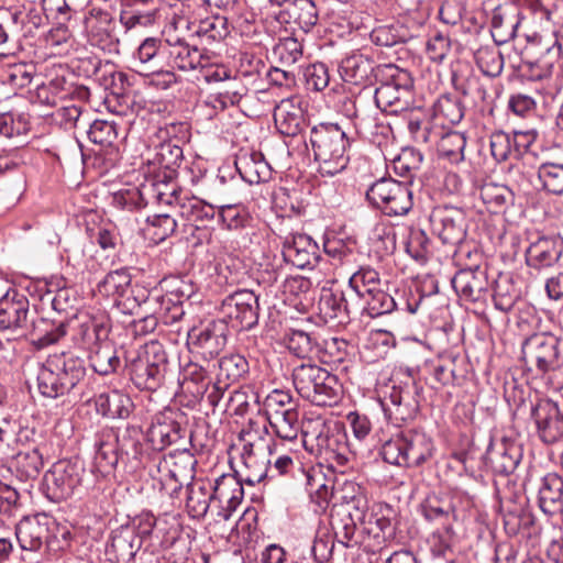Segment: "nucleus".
Here are the masks:
<instances>
[{
    "label": "nucleus",
    "mask_w": 563,
    "mask_h": 563,
    "mask_svg": "<svg viewBox=\"0 0 563 563\" xmlns=\"http://www.w3.org/2000/svg\"><path fill=\"white\" fill-rule=\"evenodd\" d=\"M519 298V292L516 289L511 278L500 277L495 283L493 301L497 310L508 313L512 310Z\"/></svg>",
    "instance_id": "47"
},
{
    "label": "nucleus",
    "mask_w": 563,
    "mask_h": 563,
    "mask_svg": "<svg viewBox=\"0 0 563 563\" xmlns=\"http://www.w3.org/2000/svg\"><path fill=\"white\" fill-rule=\"evenodd\" d=\"M422 154L413 148H406L394 161V169L402 177L411 178L420 169Z\"/></svg>",
    "instance_id": "60"
},
{
    "label": "nucleus",
    "mask_w": 563,
    "mask_h": 563,
    "mask_svg": "<svg viewBox=\"0 0 563 563\" xmlns=\"http://www.w3.org/2000/svg\"><path fill=\"white\" fill-rule=\"evenodd\" d=\"M163 58L172 68L183 71L205 68L209 58L196 46L189 45L176 34H167L162 44Z\"/></svg>",
    "instance_id": "16"
},
{
    "label": "nucleus",
    "mask_w": 563,
    "mask_h": 563,
    "mask_svg": "<svg viewBox=\"0 0 563 563\" xmlns=\"http://www.w3.org/2000/svg\"><path fill=\"white\" fill-rule=\"evenodd\" d=\"M309 142L321 175L334 176L349 164L350 141L338 124H320L310 131Z\"/></svg>",
    "instance_id": "3"
},
{
    "label": "nucleus",
    "mask_w": 563,
    "mask_h": 563,
    "mask_svg": "<svg viewBox=\"0 0 563 563\" xmlns=\"http://www.w3.org/2000/svg\"><path fill=\"white\" fill-rule=\"evenodd\" d=\"M434 117L442 120V124H457L464 117V109L460 100L442 96L434 104Z\"/></svg>",
    "instance_id": "53"
},
{
    "label": "nucleus",
    "mask_w": 563,
    "mask_h": 563,
    "mask_svg": "<svg viewBox=\"0 0 563 563\" xmlns=\"http://www.w3.org/2000/svg\"><path fill=\"white\" fill-rule=\"evenodd\" d=\"M29 300L15 290L0 298V331L21 329L26 324Z\"/></svg>",
    "instance_id": "25"
},
{
    "label": "nucleus",
    "mask_w": 563,
    "mask_h": 563,
    "mask_svg": "<svg viewBox=\"0 0 563 563\" xmlns=\"http://www.w3.org/2000/svg\"><path fill=\"white\" fill-rule=\"evenodd\" d=\"M95 464L102 473L112 471L119 461V437L113 429L106 428L96 435Z\"/></svg>",
    "instance_id": "29"
},
{
    "label": "nucleus",
    "mask_w": 563,
    "mask_h": 563,
    "mask_svg": "<svg viewBox=\"0 0 563 563\" xmlns=\"http://www.w3.org/2000/svg\"><path fill=\"white\" fill-rule=\"evenodd\" d=\"M349 287L361 299L380 287L379 274L371 267H361L350 277Z\"/></svg>",
    "instance_id": "49"
},
{
    "label": "nucleus",
    "mask_w": 563,
    "mask_h": 563,
    "mask_svg": "<svg viewBox=\"0 0 563 563\" xmlns=\"http://www.w3.org/2000/svg\"><path fill=\"white\" fill-rule=\"evenodd\" d=\"M242 482L235 475L223 474L212 484L217 516L221 519L229 520L241 504L244 495Z\"/></svg>",
    "instance_id": "20"
},
{
    "label": "nucleus",
    "mask_w": 563,
    "mask_h": 563,
    "mask_svg": "<svg viewBox=\"0 0 563 563\" xmlns=\"http://www.w3.org/2000/svg\"><path fill=\"white\" fill-rule=\"evenodd\" d=\"M423 518L429 522H437L443 526L446 533L453 531L452 520L455 519L454 506L438 496H428L420 505Z\"/></svg>",
    "instance_id": "36"
},
{
    "label": "nucleus",
    "mask_w": 563,
    "mask_h": 563,
    "mask_svg": "<svg viewBox=\"0 0 563 563\" xmlns=\"http://www.w3.org/2000/svg\"><path fill=\"white\" fill-rule=\"evenodd\" d=\"M487 460L498 474H511L520 461V450L514 443L500 442L487 451Z\"/></svg>",
    "instance_id": "38"
},
{
    "label": "nucleus",
    "mask_w": 563,
    "mask_h": 563,
    "mask_svg": "<svg viewBox=\"0 0 563 563\" xmlns=\"http://www.w3.org/2000/svg\"><path fill=\"white\" fill-rule=\"evenodd\" d=\"M561 256V244L553 238L541 236L527 249L526 263L529 267L542 269L556 264Z\"/></svg>",
    "instance_id": "28"
},
{
    "label": "nucleus",
    "mask_w": 563,
    "mask_h": 563,
    "mask_svg": "<svg viewBox=\"0 0 563 563\" xmlns=\"http://www.w3.org/2000/svg\"><path fill=\"white\" fill-rule=\"evenodd\" d=\"M84 472L79 462L60 460L54 463L43 479L46 496L54 501L70 497L80 485Z\"/></svg>",
    "instance_id": "13"
},
{
    "label": "nucleus",
    "mask_w": 563,
    "mask_h": 563,
    "mask_svg": "<svg viewBox=\"0 0 563 563\" xmlns=\"http://www.w3.org/2000/svg\"><path fill=\"white\" fill-rule=\"evenodd\" d=\"M539 506L550 516L563 510V478L556 473H548L539 488Z\"/></svg>",
    "instance_id": "34"
},
{
    "label": "nucleus",
    "mask_w": 563,
    "mask_h": 563,
    "mask_svg": "<svg viewBox=\"0 0 563 563\" xmlns=\"http://www.w3.org/2000/svg\"><path fill=\"white\" fill-rule=\"evenodd\" d=\"M191 344L201 349L203 354L217 355L225 345L227 339L220 322H209L202 328L192 329L188 333Z\"/></svg>",
    "instance_id": "33"
},
{
    "label": "nucleus",
    "mask_w": 563,
    "mask_h": 563,
    "mask_svg": "<svg viewBox=\"0 0 563 563\" xmlns=\"http://www.w3.org/2000/svg\"><path fill=\"white\" fill-rule=\"evenodd\" d=\"M430 221L432 231L443 244L457 245L466 235V218L462 209L456 207L435 208Z\"/></svg>",
    "instance_id": "15"
},
{
    "label": "nucleus",
    "mask_w": 563,
    "mask_h": 563,
    "mask_svg": "<svg viewBox=\"0 0 563 563\" xmlns=\"http://www.w3.org/2000/svg\"><path fill=\"white\" fill-rule=\"evenodd\" d=\"M70 327V322L38 318L32 322L31 336L33 343L42 349L59 341Z\"/></svg>",
    "instance_id": "37"
},
{
    "label": "nucleus",
    "mask_w": 563,
    "mask_h": 563,
    "mask_svg": "<svg viewBox=\"0 0 563 563\" xmlns=\"http://www.w3.org/2000/svg\"><path fill=\"white\" fill-rule=\"evenodd\" d=\"M235 167L243 180L260 184L272 178L273 169L261 152L252 151L238 156Z\"/></svg>",
    "instance_id": "30"
},
{
    "label": "nucleus",
    "mask_w": 563,
    "mask_h": 563,
    "mask_svg": "<svg viewBox=\"0 0 563 563\" xmlns=\"http://www.w3.org/2000/svg\"><path fill=\"white\" fill-rule=\"evenodd\" d=\"M140 549L141 540H139L134 527L122 526L112 532L107 554L113 556L117 563H129Z\"/></svg>",
    "instance_id": "27"
},
{
    "label": "nucleus",
    "mask_w": 563,
    "mask_h": 563,
    "mask_svg": "<svg viewBox=\"0 0 563 563\" xmlns=\"http://www.w3.org/2000/svg\"><path fill=\"white\" fill-rule=\"evenodd\" d=\"M173 300L169 296L159 295L157 292H147L145 290L144 297H141V310L143 313H155L158 320L164 322L172 310Z\"/></svg>",
    "instance_id": "58"
},
{
    "label": "nucleus",
    "mask_w": 563,
    "mask_h": 563,
    "mask_svg": "<svg viewBox=\"0 0 563 563\" xmlns=\"http://www.w3.org/2000/svg\"><path fill=\"white\" fill-rule=\"evenodd\" d=\"M207 371L197 363H189L183 371V387L190 391L196 398L203 397L209 382Z\"/></svg>",
    "instance_id": "50"
},
{
    "label": "nucleus",
    "mask_w": 563,
    "mask_h": 563,
    "mask_svg": "<svg viewBox=\"0 0 563 563\" xmlns=\"http://www.w3.org/2000/svg\"><path fill=\"white\" fill-rule=\"evenodd\" d=\"M220 314L233 329L250 330L258 323V296L250 289H240L228 295L220 305Z\"/></svg>",
    "instance_id": "11"
},
{
    "label": "nucleus",
    "mask_w": 563,
    "mask_h": 563,
    "mask_svg": "<svg viewBox=\"0 0 563 563\" xmlns=\"http://www.w3.org/2000/svg\"><path fill=\"white\" fill-rule=\"evenodd\" d=\"M274 54L285 65H292L302 56V46L294 37L280 40L274 47Z\"/></svg>",
    "instance_id": "64"
},
{
    "label": "nucleus",
    "mask_w": 563,
    "mask_h": 563,
    "mask_svg": "<svg viewBox=\"0 0 563 563\" xmlns=\"http://www.w3.org/2000/svg\"><path fill=\"white\" fill-rule=\"evenodd\" d=\"M274 121L278 132L285 136L298 135L303 126V110L298 97L283 99L274 110Z\"/></svg>",
    "instance_id": "26"
},
{
    "label": "nucleus",
    "mask_w": 563,
    "mask_h": 563,
    "mask_svg": "<svg viewBox=\"0 0 563 563\" xmlns=\"http://www.w3.org/2000/svg\"><path fill=\"white\" fill-rule=\"evenodd\" d=\"M84 361L70 353L49 355L37 373L40 393L48 398L68 394L85 377Z\"/></svg>",
    "instance_id": "2"
},
{
    "label": "nucleus",
    "mask_w": 563,
    "mask_h": 563,
    "mask_svg": "<svg viewBox=\"0 0 563 563\" xmlns=\"http://www.w3.org/2000/svg\"><path fill=\"white\" fill-rule=\"evenodd\" d=\"M167 354L157 341L144 344L128 365L131 380L139 389L156 390L167 372Z\"/></svg>",
    "instance_id": "6"
},
{
    "label": "nucleus",
    "mask_w": 563,
    "mask_h": 563,
    "mask_svg": "<svg viewBox=\"0 0 563 563\" xmlns=\"http://www.w3.org/2000/svg\"><path fill=\"white\" fill-rule=\"evenodd\" d=\"M266 418L272 430L280 440L294 441L300 432L303 434L306 423H300L298 410L268 415Z\"/></svg>",
    "instance_id": "42"
},
{
    "label": "nucleus",
    "mask_w": 563,
    "mask_h": 563,
    "mask_svg": "<svg viewBox=\"0 0 563 563\" xmlns=\"http://www.w3.org/2000/svg\"><path fill=\"white\" fill-rule=\"evenodd\" d=\"M284 12L305 32H309L318 22L319 15L312 0H285Z\"/></svg>",
    "instance_id": "41"
},
{
    "label": "nucleus",
    "mask_w": 563,
    "mask_h": 563,
    "mask_svg": "<svg viewBox=\"0 0 563 563\" xmlns=\"http://www.w3.org/2000/svg\"><path fill=\"white\" fill-rule=\"evenodd\" d=\"M147 439L155 450H163L180 439V426L173 419L156 417L147 430Z\"/></svg>",
    "instance_id": "40"
},
{
    "label": "nucleus",
    "mask_w": 563,
    "mask_h": 563,
    "mask_svg": "<svg viewBox=\"0 0 563 563\" xmlns=\"http://www.w3.org/2000/svg\"><path fill=\"white\" fill-rule=\"evenodd\" d=\"M89 362L92 369L100 375H109L115 372L120 360L110 341L101 343L89 351Z\"/></svg>",
    "instance_id": "44"
},
{
    "label": "nucleus",
    "mask_w": 563,
    "mask_h": 563,
    "mask_svg": "<svg viewBox=\"0 0 563 563\" xmlns=\"http://www.w3.org/2000/svg\"><path fill=\"white\" fill-rule=\"evenodd\" d=\"M434 445L424 432L409 430L387 440L382 446L385 462L406 467H418L433 455Z\"/></svg>",
    "instance_id": "5"
},
{
    "label": "nucleus",
    "mask_w": 563,
    "mask_h": 563,
    "mask_svg": "<svg viewBox=\"0 0 563 563\" xmlns=\"http://www.w3.org/2000/svg\"><path fill=\"white\" fill-rule=\"evenodd\" d=\"M389 80L375 90V103L384 112L399 114L415 103L413 80L409 71L396 66L389 67Z\"/></svg>",
    "instance_id": "8"
},
{
    "label": "nucleus",
    "mask_w": 563,
    "mask_h": 563,
    "mask_svg": "<svg viewBox=\"0 0 563 563\" xmlns=\"http://www.w3.org/2000/svg\"><path fill=\"white\" fill-rule=\"evenodd\" d=\"M219 218L229 230L245 228L250 222V214L241 205H227L219 207Z\"/></svg>",
    "instance_id": "59"
},
{
    "label": "nucleus",
    "mask_w": 563,
    "mask_h": 563,
    "mask_svg": "<svg viewBox=\"0 0 563 563\" xmlns=\"http://www.w3.org/2000/svg\"><path fill=\"white\" fill-rule=\"evenodd\" d=\"M132 277L126 268L108 273L98 284V291L112 299L113 303L123 312L134 314L141 308V297L144 288H132Z\"/></svg>",
    "instance_id": "12"
},
{
    "label": "nucleus",
    "mask_w": 563,
    "mask_h": 563,
    "mask_svg": "<svg viewBox=\"0 0 563 563\" xmlns=\"http://www.w3.org/2000/svg\"><path fill=\"white\" fill-rule=\"evenodd\" d=\"M543 188L554 195L563 194V164L544 163L538 169Z\"/></svg>",
    "instance_id": "54"
},
{
    "label": "nucleus",
    "mask_w": 563,
    "mask_h": 563,
    "mask_svg": "<svg viewBox=\"0 0 563 563\" xmlns=\"http://www.w3.org/2000/svg\"><path fill=\"white\" fill-rule=\"evenodd\" d=\"M87 134L92 143L101 147H111L119 136L117 124L107 120H95Z\"/></svg>",
    "instance_id": "51"
},
{
    "label": "nucleus",
    "mask_w": 563,
    "mask_h": 563,
    "mask_svg": "<svg viewBox=\"0 0 563 563\" xmlns=\"http://www.w3.org/2000/svg\"><path fill=\"white\" fill-rule=\"evenodd\" d=\"M95 405L97 411L103 417L123 419L129 417L132 401L128 395L119 390H111L98 395Z\"/></svg>",
    "instance_id": "39"
},
{
    "label": "nucleus",
    "mask_w": 563,
    "mask_h": 563,
    "mask_svg": "<svg viewBox=\"0 0 563 563\" xmlns=\"http://www.w3.org/2000/svg\"><path fill=\"white\" fill-rule=\"evenodd\" d=\"M73 330L74 341L88 351L108 341L109 327L102 318L86 317Z\"/></svg>",
    "instance_id": "31"
},
{
    "label": "nucleus",
    "mask_w": 563,
    "mask_h": 563,
    "mask_svg": "<svg viewBox=\"0 0 563 563\" xmlns=\"http://www.w3.org/2000/svg\"><path fill=\"white\" fill-rule=\"evenodd\" d=\"M266 416L297 410L292 397L288 391L275 389L267 395L264 401Z\"/></svg>",
    "instance_id": "62"
},
{
    "label": "nucleus",
    "mask_w": 563,
    "mask_h": 563,
    "mask_svg": "<svg viewBox=\"0 0 563 563\" xmlns=\"http://www.w3.org/2000/svg\"><path fill=\"white\" fill-rule=\"evenodd\" d=\"M283 256L286 262L298 268H313L319 262L320 250L310 236L297 234L285 240Z\"/></svg>",
    "instance_id": "24"
},
{
    "label": "nucleus",
    "mask_w": 563,
    "mask_h": 563,
    "mask_svg": "<svg viewBox=\"0 0 563 563\" xmlns=\"http://www.w3.org/2000/svg\"><path fill=\"white\" fill-rule=\"evenodd\" d=\"M54 115L65 130H71L81 123L84 111L81 106L66 101L57 108Z\"/></svg>",
    "instance_id": "61"
},
{
    "label": "nucleus",
    "mask_w": 563,
    "mask_h": 563,
    "mask_svg": "<svg viewBox=\"0 0 563 563\" xmlns=\"http://www.w3.org/2000/svg\"><path fill=\"white\" fill-rule=\"evenodd\" d=\"M339 69L345 81L361 84L373 71V62L367 56L354 52L341 60Z\"/></svg>",
    "instance_id": "43"
},
{
    "label": "nucleus",
    "mask_w": 563,
    "mask_h": 563,
    "mask_svg": "<svg viewBox=\"0 0 563 563\" xmlns=\"http://www.w3.org/2000/svg\"><path fill=\"white\" fill-rule=\"evenodd\" d=\"M303 444L311 452L333 459L340 464L347 461L346 433L336 423H328L322 418L310 419L303 430Z\"/></svg>",
    "instance_id": "7"
},
{
    "label": "nucleus",
    "mask_w": 563,
    "mask_h": 563,
    "mask_svg": "<svg viewBox=\"0 0 563 563\" xmlns=\"http://www.w3.org/2000/svg\"><path fill=\"white\" fill-rule=\"evenodd\" d=\"M318 310L324 322L345 323L350 318V307L343 291L323 290L318 301Z\"/></svg>",
    "instance_id": "35"
},
{
    "label": "nucleus",
    "mask_w": 563,
    "mask_h": 563,
    "mask_svg": "<svg viewBox=\"0 0 563 563\" xmlns=\"http://www.w3.org/2000/svg\"><path fill=\"white\" fill-rule=\"evenodd\" d=\"M559 344L558 336L541 332L528 336L521 345L526 369L554 390L563 388V358Z\"/></svg>",
    "instance_id": "1"
},
{
    "label": "nucleus",
    "mask_w": 563,
    "mask_h": 563,
    "mask_svg": "<svg viewBox=\"0 0 563 563\" xmlns=\"http://www.w3.org/2000/svg\"><path fill=\"white\" fill-rule=\"evenodd\" d=\"M151 230L152 238L156 242H162L170 236L177 228L176 220L169 214H155L147 219Z\"/></svg>",
    "instance_id": "63"
},
{
    "label": "nucleus",
    "mask_w": 563,
    "mask_h": 563,
    "mask_svg": "<svg viewBox=\"0 0 563 563\" xmlns=\"http://www.w3.org/2000/svg\"><path fill=\"white\" fill-rule=\"evenodd\" d=\"M466 139L457 131H450L443 134L438 142L439 156L451 163H460L464 159Z\"/></svg>",
    "instance_id": "46"
},
{
    "label": "nucleus",
    "mask_w": 563,
    "mask_h": 563,
    "mask_svg": "<svg viewBox=\"0 0 563 563\" xmlns=\"http://www.w3.org/2000/svg\"><path fill=\"white\" fill-rule=\"evenodd\" d=\"M196 463L187 450L174 451L161 459L157 464L161 490L169 497L177 496L184 484L194 478Z\"/></svg>",
    "instance_id": "10"
},
{
    "label": "nucleus",
    "mask_w": 563,
    "mask_h": 563,
    "mask_svg": "<svg viewBox=\"0 0 563 563\" xmlns=\"http://www.w3.org/2000/svg\"><path fill=\"white\" fill-rule=\"evenodd\" d=\"M382 405L386 417L395 424L411 421L419 411L418 388L412 382L394 384Z\"/></svg>",
    "instance_id": "14"
},
{
    "label": "nucleus",
    "mask_w": 563,
    "mask_h": 563,
    "mask_svg": "<svg viewBox=\"0 0 563 563\" xmlns=\"http://www.w3.org/2000/svg\"><path fill=\"white\" fill-rule=\"evenodd\" d=\"M292 382L297 393L316 406H333L341 398L342 387L338 377L316 364L295 367Z\"/></svg>",
    "instance_id": "4"
},
{
    "label": "nucleus",
    "mask_w": 563,
    "mask_h": 563,
    "mask_svg": "<svg viewBox=\"0 0 563 563\" xmlns=\"http://www.w3.org/2000/svg\"><path fill=\"white\" fill-rule=\"evenodd\" d=\"M13 463L23 476L34 478L43 467V457L38 450L34 448L16 453Z\"/></svg>",
    "instance_id": "55"
},
{
    "label": "nucleus",
    "mask_w": 563,
    "mask_h": 563,
    "mask_svg": "<svg viewBox=\"0 0 563 563\" xmlns=\"http://www.w3.org/2000/svg\"><path fill=\"white\" fill-rule=\"evenodd\" d=\"M405 113H407L408 129L412 137L417 142H429L428 112L421 106H415L413 103L411 109Z\"/></svg>",
    "instance_id": "56"
},
{
    "label": "nucleus",
    "mask_w": 563,
    "mask_h": 563,
    "mask_svg": "<svg viewBox=\"0 0 563 563\" xmlns=\"http://www.w3.org/2000/svg\"><path fill=\"white\" fill-rule=\"evenodd\" d=\"M451 284L457 296L470 302L486 300L489 290L486 267L459 269L452 277Z\"/></svg>",
    "instance_id": "18"
},
{
    "label": "nucleus",
    "mask_w": 563,
    "mask_h": 563,
    "mask_svg": "<svg viewBox=\"0 0 563 563\" xmlns=\"http://www.w3.org/2000/svg\"><path fill=\"white\" fill-rule=\"evenodd\" d=\"M219 375L236 382L249 373V362L241 354H229L219 361Z\"/></svg>",
    "instance_id": "57"
},
{
    "label": "nucleus",
    "mask_w": 563,
    "mask_h": 563,
    "mask_svg": "<svg viewBox=\"0 0 563 563\" xmlns=\"http://www.w3.org/2000/svg\"><path fill=\"white\" fill-rule=\"evenodd\" d=\"M361 299L364 301V309L373 318L389 313L396 308L395 299L380 287Z\"/></svg>",
    "instance_id": "52"
},
{
    "label": "nucleus",
    "mask_w": 563,
    "mask_h": 563,
    "mask_svg": "<svg viewBox=\"0 0 563 563\" xmlns=\"http://www.w3.org/2000/svg\"><path fill=\"white\" fill-rule=\"evenodd\" d=\"M531 415L544 443H555L563 437V416L556 402L540 399L532 407Z\"/></svg>",
    "instance_id": "19"
},
{
    "label": "nucleus",
    "mask_w": 563,
    "mask_h": 563,
    "mask_svg": "<svg viewBox=\"0 0 563 563\" xmlns=\"http://www.w3.org/2000/svg\"><path fill=\"white\" fill-rule=\"evenodd\" d=\"M202 5L199 4L197 9L192 11L191 15L187 20V30L206 44H211L225 38L229 34L227 18L219 14L202 16L200 13Z\"/></svg>",
    "instance_id": "23"
},
{
    "label": "nucleus",
    "mask_w": 563,
    "mask_h": 563,
    "mask_svg": "<svg viewBox=\"0 0 563 563\" xmlns=\"http://www.w3.org/2000/svg\"><path fill=\"white\" fill-rule=\"evenodd\" d=\"M367 200L387 216H405L412 208V192L408 184L380 178L366 191Z\"/></svg>",
    "instance_id": "9"
},
{
    "label": "nucleus",
    "mask_w": 563,
    "mask_h": 563,
    "mask_svg": "<svg viewBox=\"0 0 563 563\" xmlns=\"http://www.w3.org/2000/svg\"><path fill=\"white\" fill-rule=\"evenodd\" d=\"M52 521L46 516L23 518L15 528V537L22 550L36 552L49 545Z\"/></svg>",
    "instance_id": "22"
},
{
    "label": "nucleus",
    "mask_w": 563,
    "mask_h": 563,
    "mask_svg": "<svg viewBox=\"0 0 563 563\" xmlns=\"http://www.w3.org/2000/svg\"><path fill=\"white\" fill-rule=\"evenodd\" d=\"M154 186V183H150L143 184L140 188L121 190L113 196V205L122 210H141L147 206Z\"/></svg>",
    "instance_id": "45"
},
{
    "label": "nucleus",
    "mask_w": 563,
    "mask_h": 563,
    "mask_svg": "<svg viewBox=\"0 0 563 563\" xmlns=\"http://www.w3.org/2000/svg\"><path fill=\"white\" fill-rule=\"evenodd\" d=\"M475 62L485 76L497 77L504 68V58L494 46L479 47L475 53Z\"/></svg>",
    "instance_id": "48"
},
{
    "label": "nucleus",
    "mask_w": 563,
    "mask_h": 563,
    "mask_svg": "<svg viewBox=\"0 0 563 563\" xmlns=\"http://www.w3.org/2000/svg\"><path fill=\"white\" fill-rule=\"evenodd\" d=\"M88 41L92 46L108 53H119L118 23L111 13L102 10H92L86 18Z\"/></svg>",
    "instance_id": "17"
},
{
    "label": "nucleus",
    "mask_w": 563,
    "mask_h": 563,
    "mask_svg": "<svg viewBox=\"0 0 563 563\" xmlns=\"http://www.w3.org/2000/svg\"><path fill=\"white\" fill-rule=\"evenodd\" d=\"M187 492L186 507L192 518H203L210 507L217 510L211 482L196 479L187 485Z\"/></svg>",
    "instance_id": "32"
},
{
    "label": "nucleus",
    "mask_w": 563,
    "mask_h": 563,
    "mask_svg": "<svg viewBox=\"0 0 563 563\" xmlns=\"http://www.w3.org/2000/svg\"><path fill=\"white\" fill-rule=\"evenodd\" d=\"M271 456H273L271 448L264 445L263 442L244 443L241 457L245 467V474L242 481L253 486L268 478Z\"/></svg>",
    "instance_id": "21"
}]
</instances>
